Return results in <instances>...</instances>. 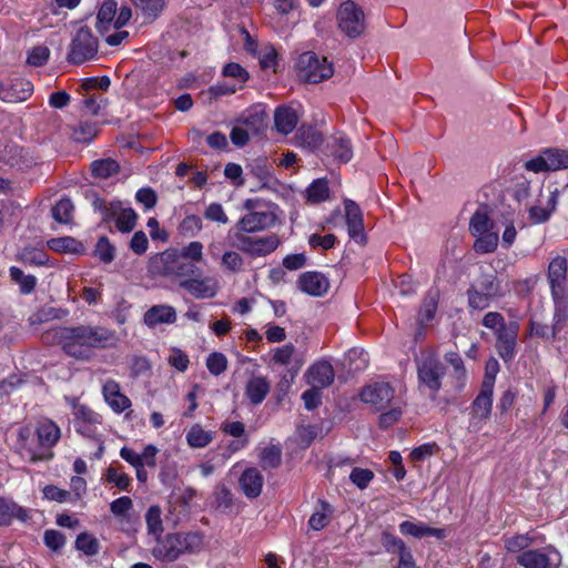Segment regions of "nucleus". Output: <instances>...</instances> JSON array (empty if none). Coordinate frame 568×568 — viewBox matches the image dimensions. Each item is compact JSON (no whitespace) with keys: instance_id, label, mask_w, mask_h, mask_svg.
<instances>
[{"instance_id":"1","label":"nucleus","mask_w":568,"mask_h":568,"mask_svg":"<svg viewBox=\"0 0 568 568\" xmlns=\"http://www.w3.org/2000/svg\"><path fill=\"white\" fill-rule=\"evenodd\" d=\"M113 334L101 326H59L42 335L44 343H55L63 352L77 359H89L94 349L109 345Z\"/></svg>"},{"instance_id":"2","label":"nucleus","mask_w":568,"mask_h":568,"mask_svg":"<svg viewBox=\"0 0 568 568\" xmlns=\"http://www.w3.org/2000/svg\"><path fill=\"white\" fill-rule=\"evenodd\" d=\"M153 555L163 561H174L184 552L197 551L202 546V537L196 532L169 534L162 540L156 539Z\"/></svg>"},{"instance_id":"3","label":"nucleus","mask_w":568,"mask_h":568,"mask_svg":"<svg viewBox=\"0 0 568 568\" xmlns=\"http://www.w3.org/2000/svg\"><path fill=\"white\" fill-rule=\"evenodd\" d=\"M99 50V40L87 26L80 27L71 39L67 53L70 64L80 65L93 60Z\"/></svg>"},{"instance_id":"4","label":"nucleus","mask_w":568,"mask_h":568,"mask_svg":"<svg viewBox=\"0 0 568 568\" xmlns=\"http://www.w3.org/2000/svg\"><path fill=\"white\" fill-rule=\"evenodd\" d=\"M229 236L233 239L232 246L236 247L244 254L251 257L266 256L274 252L281 241L276 234H270L265 236H251L243 233H229Z\"/></svg>"},{"instance_id":"5","label":"nucleus","mask_w":568,"mask_h":568,"mask_svg":"<svg viewBox=\"0 0 568 568\" xmlns=\"http://www.w3.org/2000/svg\"><path fill=\"white\" fill-rule=\"evenodd\" d=\"M298 77L307 83H320L333 75V67L326 58L312 51L304 52L297 60Z\"/></svg>"},{"instance_id":"6","label":"nucleus","mask_w":568,"mask_h":568,"mask_svg":"<svg viewBox=\"0 0 568 568\" xmlns=\"http://www.w3.org/2000/svg\"><path fill=\"white\" fill-rule=\"evenodd\" d=\"M337 26L346 37H359L365 30L364 11L354 1L343 2L337 10Z\"/></svg>"},{"instance_id":"7","label":"nucleus","mask_w":568,"mask_h":568,"mask_svg":"<svg viewBox=\"0 0 568 568\" xmlns=\"http://www.w3.org/2000/svg\"><path fill=\"white\" fill-rule=\"evenodd\" d=\"M524 166L534 173L566 170L568 169V150L544 149L537 156L526 161Z\"/></svg>"},{"instance_id":"8","label":"nucleus","mask_w":568,"mask_h":568,"mask_svg":"<svg viewBox=\"0 0 568 568\" xmlns=\"http://www.w3.org/2000/svg\"><path fill=\"white\" fill-rule=\"evenodd\" d=\"M445 366L442 361L433 354L422 357L417 362V376L419 385L428 388L435 398L442 388V378L445 375Z\"/></svg>"},{"instance_id":"9","label":"nucleus","mask_w":568,"mask_h":568,"mask_svg":"<svg viewBox=\"0 0 568 568\" xmlns=\"http://www.w3.org/2000/svg\"><path fill=\"white\" fill-rule=\"evenodd\" d=\"M567 273L568 261L565 256L551 258L546 276L554 303L564 302L567 296Z\"/></svg>"},{"instance_id":"10","label":"nucleus","mask_w":568,"mask_h":568,"mask_svg":"<svg viewBox=\"0 0 568 568\" xmlns=\"http://www.w3.org/2000/svg\"><path fill=\"white\" fill-rule=\"evenodd\" d=\"M494 393V379H485L477 397L471 404L469 427L475 432L480 430L481 423L487 420L491 413Z\"/></svg>"},{"instance_id":"11","label":"nucleus","mask_w":568,"mask_h":568,"mask_svg":"<svg viewBox=\"0 0 568 568\" xmlns=\"http://www.w3.org/2000/svg\"><path fill=\"white\" fill-rule=\"evenodd\" d=\"M276 215L271 211H250L235 224L234 233H256L275 224Z\"/></svg>"},{"instance_id":"12","label":"nucleus","mask_w":568,"mask_h":568,"mask_svg":"<svg viewBox=\"0 0 568 568\" xmlns=\"http://www.w3.org/2000/svg\"><path fill=\"white\" fill-rule=\"evenodd\" d=\"M163 265L161 272L164 276L189 277L199 272V268L190 261L182 257H173L172 254L162 253L152 261L154 267Z\"/></svg>"},{"instance_id":"13","label":"nucleus","mask_w":568,"mask_h":568,"mask_svg":"<svg viewBox=\"0 0 568 568\" xmlns=\"http://www.w3.org/2000/svg\"><path fill=\"white\" fill-rule=\"evenodd\" d=\"M361 398L364 403L371 404L376 409H385L394 398V389L388 383H375L366 386Z\"/></svg>"},{"instance_id":"14","label":"nucleus","mask_w":568,"mask_h":568,"mask_svg":"<svg viewBox=\"0 0 568 568\" xmlns=\"http://www.w3.org/2000/svg\"><path fill=\"white\" fill-rule=\"evenodd\" d=\"M517 560L525 568H557L560 562V555L556 550L549 554L528 550L519 555Z\"/></svg>"},{"instance_id":"15","label":"nucleus","mask_w":568,"mask_h":568,"mask_svg":"<svg viewBox=\"0 0 568 568\" xmlns=\"http://www.w3.org/2000/svg\"><path fill=\"white\" fill-rule=\"evenodd\" d=\"M298 287L312 296H322L329 288L327 277L320 272H305L297 281Z\"/></svg>"},{"instance_id":"16","label":"nucleus","mask_w":568,"mask_h":568,"mask_svg":"<svg viewBox=\"0 0 568 568\" xmlns=\"http://www.w3.org/2000/svg\"><path fill=\"white\" fill-rule=\"evenodd\" d=\"M335 373L331 363L326 361L313 364L306 373L307 383L317 388H325L334 382Z\"/></svg>"},{"instance_id":"17","label":"nucleus","mask_w":568,"mask_h":568,"mask_svg":"<svg viewBox=\"0 0 568 568\" xmlns=\"http://www.w3.org/2000/svg\"><path fill=\"white\" fill-rule=\"evenodd\" d=\"M102 393L105 402L115 413H122L131 406L130 398L121 393L119 383L113 379L104 383Z\"/></svg>"},{"instance_id":"18","label":"nucleus","mask_w":568,"mask_h":568,"mask_svg":"<svg viewBox=\"0 0 568 568\" xmlns=\"http://www.w3.org/2000/svg\"><path fill=\"white\" fill-rule=\"evenodd\" d=\"M263 483L264 479L261 471L254 467L245 469L239 479L241 490L251 499L260 496Z\"/></svg>"},{"instance_id":"19","label":"nucleus","mask_w":568,"mask_h":568,"mask_svg":"<svg viewBox=\"0 0 568 568\" xmlns=\"http://www.w3.org/2000/svg\"><path fill=\"white\" fill-rule=\"evenodd\" d=\"M33 92V85L29 80L26 79H12L8 84H4V102L14 103L26 101L31 97Z\"/></svg>"},{"instance_id":"20","label":"nucleus","mask_w":568,"mask_h":568,"mask_svg":"<svg viewBox=\"0 0 568 568\" xmlns=\"http://www.w3.org/2000/svg\"><path fill=\"white\" fill-rule=\"evenodd\" d=\"M557 192H549L544 202V195L540 194L538 203L529 209V217L536 223H545L549 220L551 213L556 210Z\"/></svg>"},{"instance_id":"21","label":"nucleus","mask_w":568,"mask_h":568,"mask_svg":"<svg viewBox=\"0 0 568 568\" xmlns=\"http://www.w3.org/2000/svg\"><path fill=\"white\" fill-rule=\"evenodd\" d=\"M36 433L38 436L39 445L43 449H50L59 442L61 437V430L59 426L51 419L39 420L37 424Z\"/></svg>"},{"instance_id":"22","label":"nucleus","mask_w":568,"mask_h":568,"mask_svg":"<svg viewBox=\"0 0 568 568\" xmlns=\"http://www.w3.org/2000/svg\"><path fill=\"white\" fill-rule=\"evenodd\" d=\"M143 321L149 327L172 324L176 321V312L170 305H154L144 313Z\"/></svg>"},{"instance_id":"23","label":"nucleus","mask_w":568,"mask_h":568,"mask_svg":"<svg viewBox=\"0 0 568 568\" xmlns=\"http://www.w3.org/2000/svg\"><path fill=\"white\" fill-rule=\"evenodd\" d=\"M345 215L349 236L354 240L364 237L363 214L354 201H345Z\"/></svg>"},{"instance_id":"24","label":"nucleus","mask_w":568,"mask_h":568,"mask_svg":"<svg viewBox=\"0 0 568 568\" xmlns=\"http://www.w3.org/2000/svg\"><path fill=\"white\" fill-rule=\"evenodd\" d=\"M445 361L453 367V373L449 375L452 388L455 390H462L467 378L462 356L456 352H449L445 355Z\"/></svg>"},{"instance_id":"25","label":"nucleus","mask_w":568,"mask_h":568,"mask_svg":"<svg viewBox=\"0 0 568 568\" xmlns=\"http://www.w3.org/2000/svg\"><path fill=\"white\" fill-rule=\"evenodd\" d=\"M298 122L296 111L291 106H278L274 112V123L278 132L288 134L293 132Z\"/></svg>"},{"instance_id":"26","label":"nucleus","mask_w":568,"mask_h":568,"mask_svg":"<svg viewBox=\"0 0 568 568\" xmlns=\"http://www.w3.org/2000/svg\"><path fill=\"white\" fill-rule=\"evenodd\" d=\"M116 2L113 0L104 1L97 14L95 28L100 34H105L111 28L114 29V21L116 14Z\"/></svg>"},{"instance_id":"27","label":"nucleus","mask_w":568,"mask_h":568,"mask_svg":"<svg viewBox=\"0 0 568 568\" xmlns=\"http://www.w3.org/2000/svg\"><path fill=\"white\" fill-rule=\"evenodd\" d=\"M471 285L485 292L486 295H491L496 298L503 296L501 284L495 271L481 272Z\"/></svg>"},{"instance_id":"28","label":"nucleus","mask_w":568,"mask_h":568,"mask_svg":"<svg viewBox=\"0 0 568 568\" xmlns=\"http://www.w3.org/2000/svg\"><path fill=\"white\" fill-rule=\"evenodd\" d=\"M496 349L504 361H510L516 354V332L499 329L497 334Z\"/></svg>"},{"instance_id":"29","label":"nucleus","mask_w":568,"mask_h":568,"mask_svg":"<svg viewBox=\"0 0 568 568\" xmlns=\"http://www.w3.org/2000/svg\"><path fill=\"white\" fill-rule=\"evenodd\" d=\"M270 392V383L265 377H252L246 385V396L253 405L261 404Z\"/></svg>"},{"instance_id":"30","label":"nucleus","mask_w":568,"mask_h":568,"mask_svg":"<svg viewBox=\"0 0 568 568\" xmlns=\"http://www.w3.org/2000/svg\"><path fill=\"white\" fill-rule=\"evenodd\" d=\"M399 531L403 535H409V536H413L416 538H422L424 536H435L437 538L444 537V530H442V529L432 528V527L426 526L425 524H422V523L416 524V523L408 521V520L403 521L399 525Z\"/></svg>"},{"instance_id":"31","label":"nucleus","mask_w":568,"mask_h":568,"mask_svg":"<svg viewBox=\"0 0 568 568\" xmlns=\"http://www.w3.org/2000/svg\"><path fill=\"white\" fill-rule=\"evenodd\" d=\"M120 171L119 163L113 159H100L91 163V173L98 179H109Z\"/></svg>"},{"instance_id":"32","label":"nucleus","mask_w":568,"mask_h":568,"mask_svg":"<svg viewBox=\"0 0 568 568\" xmlns=\"http://www.w3.org/2000/svg\"><path fill=\"white\" fill-rule=\"evenodd\" d=\"M180 286L187 291L195 298H205L214 296L215 292L204 280L187 278L180 282Z\"/></svg>"},{"instance_id":"33","label":"nucleus","mask_w":568,"mask_h":568,"mask_svg":"<svg viewBox=\"0 0 568 568\" xmlns=\"http://www.w3.org/2000/svg\"><path fill=\"white\" fill-rule=\"evenodd\" d=\"M212 506L221 513L231 511L234 506V496L231 490L223 485L217 486L212 495Z\"/></svg>"},{"instance_id":"34","label":"nucleus","mask_w":568,"mask_h":568,"mask_svg":"<svg viewBox=\"0 0 568 568\" xmlns=\"http://www.w3.org/2000/svg\"><path fill=\"white\" fill-rule=\"evenodd\" d=\"M297 143L311 150L318 148L323 142L322 134L312 126H301L295 136Z\"/></svg>"},{"instance_id":"35","label":"nucleus","mask_w":568,"mask_h":568,"mask_svg":"<svg viewBox=\"0 0 568 568\" xmlns=\"http://www.w3.org/2000/svg\"><path fill=\"white\" fill-rule=\"evenodd\" d=\"M332 154L341 162H348L353 156L352 144L348 139L343 135H335L329 143Z\"/></svg>"},{"instance_id":"36","label":"nucleus","mask_w":568,"mask_h":568,"mask_svg":"<svg viewBox=\"0 0 568 568\" xmlns=\"http://www.w3.org/2000/svg\"><path fill=\"white\" fill-rule=\"evenodd\" d=\"M149 21L155 20L163 11L164 0H131Z\"/></svg>"},{"instance_id":"37","label":"nucleus","mask_w":568,"mask_h":568,"mask_svg":"<svg viewBox=\"0 0 568 568\" xmlns=\"http://www.w3.org/2000/svg\"><path fill=\"white\" fill-rule=\"evenodd\" d=\"M468 306L471 310L483 311L489 307L490 303L496 298L491 295H486L485 292L479 291L470 284L467 292Z\"/></svg>"},{"instance_id":"38","label":"nucleus","mask_w":568,"mask_h":568,"mask_svg":"<svg viewBox=\"0 0 568 568\" xmlns=\"http://www.w3.org/2000/svg\"><path fill=\"white\" fill-rule=\"evenodd\" d=\"M113 219H115V226L120 232L129 233L134 229L138 215L131 207L121 209L118 205V213Z\"/></svg>"},{"instance_id":"39","label":"nucleus","mask_w":568,"mask_h":568,"mask_svg":"<svg viewBox=\"0 0 568 568\" xmlns=\"http://www.w3.org/2000/svg\"><path fill=\"white\" fill-rule=\"evenodd\" d=\"M10 278L20 286L22 294H30L37 285V278L33 275H26L22 270L11 266L9 270Z\"/></svg>"},{"instance_id":"40","label":"nucleus","mask_w":568,"mask_h":568,"mask_svg":"<svg viewBox=\"0 0 568 568\" xmlns=\"http://www.w3.org/2000/svg\"><path fill=\"white\" fill-rule=\"evenodd\" d=\"M74 205L70 199H61L51 210L54 221L61 224H69L73 219Z\"/></svg>"},{"instance_id":"41","label":"nucleus","mask_w":568,"mask_h":568,"mask_svg":"<svg viewBox=\"0 0 568 568\" xmlns=\"http://www.w3.org/2000/svg\"><path fill=\"white\" fill-rule=\"evenodd\" d=\"M493 229V221L486 212L476 211L469 222V231L473 235H483L490 232Z\"/></svg>"},{"instance_id":"42","label":"nucleus","mask_w":568,"mask_h":568,"mask_svg":"<svg viewBox=\"0 0 568 568\" xmlns=\"http://www.w3.org/2000/svg\"><path fill=\"white\" fill-rule=\"evenodd\" d=\"M307 201L312 203H321L328 199L329 189L327 181L317 179L306 190Z\"/></svg>"},{"instance_id":"43","label":"nucleus","mask_w":568,"mask_h":568,"mask_svg":"<svg viewBox=\"0 0 568 568\" xmlns=\"http://www.w3.org/2000/svg\"><path fill=\"white\" fill-rule=\"evenodd\" d=\"M48 247L55 252L79 253L82 244L73 237H57L48 241Z\"/></svg>"},{"instance_id":"44","label":"nucleus","mask_w":568,"mask_h":568,"mask_svg":"<svg viewBox=\"0 0 568 568\" xmlns=\"http://www.w3.org/2000/svg\"><path fill=\"white\" fill-rule=\"evenodd\" d=\"M477 240L474 243V250L476 253L486 254L494 252L499 242V236L495 232L484 233L483 235H476Z\"/></svg>"},{"instance_id":"45","label":"nucleus","mask_w":568,"mask_h":568,"mask_svg":"<svg viewBox=\"0 0 568 568\" xmlns=\"http://www.w3.org/2000/svg\"><path fill=\"white\" fill-rule=\"evenodd\" d=\"M321 510L315 511L308 520V525L314 530L323 529L329 521V516L333 513L331 505L325 500H320Z\"/></svg>"},{"instance_id":"46","label":"nucleus","mask_w":568,"mask_h":568,"mask_svg":"<svg viewBox=\"0 0 568 568\" xmlns=\"http://www.w3.org/2000/svg\"><path fill=\"white\" fill-rule=\"evenodd\" d=\"M75 548L87 556H94L100 550V542L93 535L82 532L75 539Z\"/></svg>"},{"instance_id":"47","label":"nucleus","mask_w":568,"mask_h":568,"mask_svg":"<svg viewBox=\"0 0 568 568\" xmlns=\"http://www.w3.org/2000/svg\"><path fill=\"white\" fill-rule=\"evenodd\" d=\"M94 256L101 262L110 264L115 257V247L106 236H101L94 247Z\"/></svg>"},{"instance_id":"48","label":"nucleus","mask_w":568,"mask_h":568,"mask_svg":"<svg viewBox=\"0 0 568 568\" xmlns=\"http://www.w3.org/2000/svg\"><path fill=\"white\" fill-rule=\"evenodd\" d=\"M145 520L149 532L159 539L163 532L161 508L159 506H151L146 511Z\"/></svg>"},{"instance_id":"49","label":"nucleus","mask_w":568,"mask_h":568,"mask_svg":"<svg viewBox=\"0 0 568 568\" xmlns=\"http://www.w3.org/2000/svg\"><path fill=\"white\" fill-rule=\"evenodd\" d=\"M186 438L190 446L200 448L211 443L212 435L201 426L195 425L189 430Z\"/></svg>"},{"instance_id":"50","label":"nucleus","mask_w":568,"mask_h":568,"mask_svg":"<svg viewBox=\"0 0 568 568\" xmlns=\"http://www.w3.org/2000/svg\"><path fill=\"white\" fill-rule=\"evenodd\" d=\"M438 305V292L429 291L425 296L422 307H420V316L423 321H432L435 316Z\"/></svg>"},{"instance_id":"51","label":"nucleus","mask_w":568,"mask_h":568,"mask_svg":"<svg viewBox=\"0 0 568 568\" xmlns=\"http://www.w3.org/2000/svg\"><path fill=\"white\" fill-rule=\"evenodd\" d=\"M206 367L212 375L219 376L227 368V358L223 353L213 352L206 358Z\"/></svg>"},{"instance_id":"52","label":"nucleus","mask_w":568,"mask_h":568,"mask_svg":"<svg viewBox=\"0 0 568 568\" xmlns=\"http://www.w3.org/2000/svg\"><path fill=\"white\" fill-rule=\"evenodd\" d=\"M221 265L232 273H239L243 270L244 260L240 253L226 251L221 257Z\"/></svg>"},{"instance_id":"53","label":"nucleus","mask_w":568,"mask_h":568,"mask_svg":"<svg viewBox=\"0 0 568 568\" xmlns=\"http://www.w3.org/2000/svg\"><path fill=\"white\" fill-rule=\"evenodd\" d=\"M555 311L552 316L551 332L555 335V338L558 334L566 327L568 322V315L566 307L562 305V302L554 303Z\"/></svg>"},{"instance_id":"54","label":"nucleus","mask_w":568,"mask_h":568,"mask_svg":"<svg viewBox=\"0 0 568 568\" xmlns=\"http://www.w3.org/2000/svg\"><path fill=\"white\" fill-rule=\"evenodd\" d=\"M97 134V128L90 122H80L74 129L72 136L77 142H90Z\"/></svg>"},{"instance_id":"55","label":"nucleus","mask_w":568,"mask_h":568,"mask_svg":"<svg viewBox=\"0 0 568 568\" xmlns=\"http://www.w3.org/2000/svg\"><path fill=\"white\" fill-rule=\"evenodd\" d=\"M382 544L387 552L398 554V556L409 551L402 539L389 532H383Z\"/></svg>"},{"instance_id":"56","label":"nucleus","mask_w":568,"mask_h":568,"mask_svg":"<svg viewBox=\"0 0 568 568\" xmlns=\"http://www.w3.org/2000/svg\"><path fill=\"white\" fill-rule=\"evenodd\" d=\"M222 75L237 80L241 84H244L250 79L248 72L235 62L225 64L222 69Z\"/></svg>"},{"instance_id":"57","label":"nucleus","mask_w":568,"mask_h":568,"mask_svg":"<svg viewBox=\"0 0 568 568\" xmlns=\"http://www.w3.org/2000/svg\"><path fill=\"white\" fill-rule=\"evenodd\" d=\"M337 239L334 234H326V235H320V234H312L308 237V244L313 250H322L327 251L332 247H334Z\"/></svg>"},{"instance_id":"58","label":"nucleus","mask_w":568,"mask_h":568,"mask_svg":"<svg viewBox=\"0 0 568 568\" xmlns=\"http://www.w3.org/2000/svg\"><path fill=\"white\" fill-rule=\"evenodd\" d=\"M92 205L95 211H99L102 215V220L109 222L112 220L118 213V204L115 203H106L105 200L95 196Z\"/></svg>"},{"instance_id":"59","label":"nucleus","mask_w":568,"mask_h":568,"mask_svg":"<svg viewBox=\"0 0 568 568\" xmlns=\"http://www.w3.org/2000/svg\"><path fill=\"white\" fill-rule=\"evenodd\" d=\"M374 478V473L366 468L355 467L351 474L349 479L359 489H364Z\"/></svg>"},{"instance_id":"60","label":"nucleus","mask_w":568,"mask_h":568,"mask_svg":"<svg viewBox=\"0 0 568 568\" xmlns=\"http://www.w3.org/2000/svg\"><path fill=\"white\" fill-rule=\"evenodd\" d=\"M73 414L78 422L90 425L101 423V416L85 405H75Z\"/></svg>"},{"instance_id":"61","label":"nucleus","mask_w":568,"mask_h":568,"mask_svg":"<svg viewBox=\"0 0 568 568\" xmlns=\"http://www.w3.org/2000/svg\"><path fill=\"white\" fill-rule=\"evenodd\" d=\"M438 450H439V447L436 443H427V444H424V445H420V446L414 448L410 452L409 456L414 462H418V460L432 458L433 456H435V454Z\"/></svg>"},{"instance_id":"62","label":"nucleus","mask_w":568,"mask_h":568,"mask_svg":"<svg viewBox=\"0 0 568 568\" xmlns=\"http://www.w3.org/2000/svg\"><path fill=\"white\" fill-rule=\"evenodd\" d=\"M204 217L220 224L229 223V217L220 203H211L204 211Z\"/></svg>"},{"instance_id":"63","label":"nucleus","mask_w":568,"mask_h":568,"mask_svg":"<svg viewBox=\"0 0 568 568\" xmlns=\"http://www.w3.org/2000/svg\"><path fill=\"white\" fill-rule=\"evenodd\" d=\"M50 50L44 45L34 47L28 55L27 62L33 67H41L47 63Z\"/></svg>"},{"instance_id":"64","label":"nucleus","mask_w":568,"mask_h":568,"mask_svg":"<svg viewBox=\"0 0 568 568\" xmlns=\"http://www.w3.org/2000/svg\"><path fill=\"white\" fill-rule=\"evenodd\" d=\"M203 245L201 242L194 241L184 246L181 252V257L191 260L190 262H201L203 256Z\"/></svg>"}]
</instances>
